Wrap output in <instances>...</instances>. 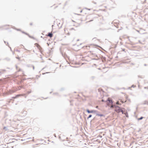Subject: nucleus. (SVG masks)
<instances>
[{
  "label": "nucleus",
  "mask_w": 148,
  "mask_h": 148,
  "mask_svg": "<svg viewBox=\"0 0 148 148\" xmlns=\"http://www.w3.org/2000/svg\"><path fill=\"white\" fill-rule=\"evenodd\" d=\"M136 118H137V116H136Z\"/></svg>",
  "instance_id": "21"
},
{
  "label": "nucleus",
  "mask_w": 148,
  "mask_h": 148,
  "mask_svg": "<svg viewBox=\"0 0 148 148\" xmlns=\"http://www.w3.org/2000/svg\"><path fill=\"white\" fill-rule=\"evenodd\" d=\"M144 118L143 116H141L140 118H138L137 119L138 121H139L142 119Z\"/></svg>",
  "instance_id": "8"
},
{
  "label": "nucleus",
  "mask_w": 148,
  "mask_h": 148,
  "mask_svg": "<svg viewBox=\"0 0 148 148\" xmlns=\"http://www.w3.org/2000/svg\"><path fill=\"white\" fill-rule=\"evenodd\" d=\"M135 113H136V112H134V114H135Z\"/></svg>",
  "instance_id": "19"
},
{
  "label": "nucleus",
  "mask_w": 148,
  "mask_h": 148,
  "mask_svg": "<svg viewBox=\"0 0 148 148\" xmlns=\"http://www.w3.org/2000/svg\"><path fill=\"white\" fill-rule=\"evenodd\" d=\"M14 142V141H12V143H13V142Z\"/></svg>",
  "instance_id": "22"
},
{
  "label": "nucleus",
  "mask_w": 148,
  "mask_h": 148,
  "mask_svg": "<svg viewBox=\"0 0 148 148\" xmlns=\"http://www.w3.org/2000/svg\"><path fill=\"white\" fill-rule=\"evenodd\" d=\"M74 20H75L76 21L77 19H74Z\"/></svg>",
  "instance_id": "13"
},
{
  "label": "nucleus",
  "mask_w": 148,
  "mask_h": 148,
  "mask_svg": "<svg viewBox=\"0 0 148 148\" xmlns=\"http://www.w3.org/2000/svg\"><path fill=\"white\" fill-rule=\"evenodd\" d=\"M88 113H92L93 112H86Z\"/></svg>",
  "instance_id": "10"
},
{
  "label": "nucleus",
  "mask_w": 148,
  "mask_h": 148,
  "mask_svg": "<svg viewBox=\"0 0 148 148\" xmlns=\"http://www.w3.org/2000/svg\"><path fill=\"white\" fill-rule=\"evenodd\" d=\"M92 116V115L91 114H90L87 117V119H88L89 118H90V117H91Z\"/></svg>",
  "instance_id": "9"
},
{
  "label": "nucleus",
  "mask_w": 148,
  "mask_h": 148,
  "mask_svg": "<svg viewBox=\"0 0 148 148\" xmlns=\"http://www.w3.org/2000/svg\"><path fill=\"white\" fill-rule=\"evenodd\" d=\"M6 127H4V129H6Z\"/></svg>",
  "instance_id": "14"
},
{
  "label": "nucleus",
  "mask_w": 148,
  "mask_h": 148,
  "mask_svg": "<svg viewBox=\"0 0 148 148\" xmlns=\"http://www.w3.org/2000/svg\"><path fill=\"white\" fill-rule=\"evenodd\" d=\"M96 115L97 116H99L101 117H102L103 118H105V115L104 114H100L98 113H96Z\"/></svg>",
  "instance_id": "3"
},
{
  "label": "nucleus",
  "mask_w": 148,
  "mask_h": 148,
  "mask_svg": "<svg viewBox=\"0 0 148 148\" xmlns=\"http://www.w3.org/2000/svg\"><path fill=\"white\" fill-rule=\"evenodd\" d=\"M47 36L49 37L50 38H51L53 36V34L51 33H49L47 35H46Z\"/></svg>",
  "instance_id": "7"
},
{
  "label": "nucleus",
  "mask_w": 148,
  "mask_h": 148,
  "mask_svg": "<svg viewBox=\"0 0 148 148\" xmlns=\"http://www.w3.org/2000/svg\"><path fill=\"white\" fill-rule=\"evenodd\" d=\"M77 16H74L73 17V18H77Z\"/></svg>",
  "instance_id": "11"
},
{
  "label": "nucleus",
  "mask_w": 148,
  "mask_h": 148,
  "mask_svg": "<svg viewBox=\"0 0 148 148\" xmlns=\"http://www.w3.org/2000/svg\"><path fill=\"white\" fill-rule=\"evenodd\" d=\"M27 114V112H22V114L21 115V116H25Z\"/></svg>",
  "instance_id": "6"
},
{
  "label": "nucleus",
  "mask_w": 148,
  "mask_h": 148,
  "mask_svg": "<svg viewBox=\"0 0 148 148\" xmlns=\"http://www.w3.org/2000/svg\"><path fill=\"white\" fill-rule=\"evenodd\" d=\"M102 101L103 102V100H102Z\"/></svg>",
  "instance_id": "18"
},
{
  "label": "nucleus",
  "mask_w": 148,
  "mask_h": 148,
  "mask_svg": "<svg viewBox=\"0 0 148 148\" xmlns=\"http://www.w3.org/2000/svg\"><path fill=\"white\" fill-rule=\"evenodd\" d=\"M14 139H14V138H13L12 139V140H14Z\"/></svg>",
  "instance_id": "23"
},
{
  "label": "nucleus",
  "mask_w": 148,
  "mask_h": 148,
  "mask_svg": "<svg viewBox=\"0 0 148 148\" xmlns=\"http://www.w3.org/2000/svg\"><path fill=\"white\" fill-rule=\"evenodd\" d=\"M30 138H28V139H30Z\"/></svg>",
  "instance_id": "17"
},
{
  "label": "nucleus",
  "mask_w": 148,
  "mask_h": 148,
  "mask_svg": "<svg viewBox=\"0 0 148 148\" xmlns=\"http://www.w3.org/2000/svg\"><path fill=\"white\" fill-rule=\"evenodd\" d=\"M90 10V9L85 8L82 9L79 8L77 9V10L78 12H79L80 13H82V15H84L87 14H88V13L87 11L88 10Z\"/></svg>",
  "instance_id": "2"
},
{
  "label": "nucleus",
  "mask_w": 148,
  "mask_h": 148,
  "mask_svg": "<svg viewBox=\"0 0 148 148\" xmlns=\"http://www.w3.org/2000/svg\"><path fill=\"white\" fill-rule=\"evenodd\" d=\"M13 92H13V91H12V92H11V93H13Z\"/></svg>",
  "instance_id": "16"
},
{
  "label": "nucleus",
  "mask_w": 148,
  "mask_h": 148,
  "mask_svg": "<svg viewBox=\"0 0 148 148\" xmlns=\"http://www.w3.org/2000/svg\"><path fill=\"white\" fill-rule=\"evenodd\" d=\"M99 137H100V138H102V136H99Z\"/></svg>",
  "instance_id": "12"
},
{
  "label": "nucleus",
  "mask_w": 148,
  "mask_h": 148,
  "mask_svg": "<svg viewBox=\"0 0 148 148\" xmlns=\"http://www.w3.org/2000/svg\"><path fill=\"white\" fill-rule=\"evenodd\" d=\"M122 112V114H124L127 117H128V115L127 112Z\"/></svg>",
  "instance_id": "4"
},
{
  "label": "nucleus",
  "mask_w": 148,
  "mask_h": 148,
  "mask_svg": "<svg viewBox=\"0 0 148 148\" xmlns=\"http://www.w3.org/2000/svg\"><path fill=\"white\" fill-rule=\"evenodd\" d=\"M35 46L37 47L40 50H41L42 49L41 47L37 43H36L35 44Z\"/></svg>",
  "instance_id": "5"
},
{
  "label": "nucleus",
  "mask_w": 148,
  "mask_h": 148,
  "mask_svg": "<svg viewBox=\"0 0 148 148\" xmlns=\"http://www.w3.org/2000/svg\"><path fill=\"white\" fill-rule=\"evenodd\" d=\"M73 21H74V22H75V21H73Z\"/></svg>",
  "instance_id": "20"
},
{
  "label": "nucleus",
  "mask_w": 148,
  "mask_h": 148,
  "mask_svg": "<svg viewBox=\"0 0 148 148\" xmlns=\"http://www.w3.org/2000/svg\"><path fill=\"white\" fill-rule=\"evenodd\" d=\"M30 24L31 25H33L32 23H31Z\"/></svg>",
  "instance_id": "15"
},
{
  "label": "nucleus",
  "mask_w": 148,
  "mask_h": 148,
  "mask_svg": "<svg viewBox=\"0 0 148 148\" xmlns=\"http://www.w3.org/2000/svg\"><path fill=\"white\" fill-rule=\"evenodd\" d=\"M125 99L123 98L120 99L118 100V101L116 103V105H118V106H113L112 105L113 102L111 99L110 98H108L107 101V103L108 105L110 106V108H118V109H116L115 110L116 111L120 110V108L119 107L121 104L123 103H125L126 101L127 98L126 97H125Z\"/></svg>",
  "instance_id": "1"
}]
</instances>
